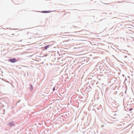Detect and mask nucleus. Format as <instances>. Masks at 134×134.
Here are the masks:
<instances>
[{
	"instance_id": "1",
	"label": "nucleus",
	"mask_w": 134,
	"mask_h": 134,
	"mask_svg": "<svg viewBox=\"0 0 134 134\" xmlns=\"http://www.w3.org/2000/svg\"><path fill=\"white\" fill-rule=\"evenodd\" d=\"M9 61L12 63H14L16 62L17 61L15 58L13 59H9Z\"/></svg>"
},
{
	"instance_id": "5",
	"label": "nucleus",
	"mask_w": 134,
	"mask_h": 134,
	"mask_svg": "<svg viewBox=\"0 0 134 134\" xmlns=\"http://www.w3.org/2000/svg\"><path fill=\"white\" fill-rule=\"evenodd\" d=\"M132 110V109H130L129 110Z\"/></svg>"
},
{
	"instance_id": "2",
	"label": "nucleus",
	"mask_w": 134,
	"mask_h": 134,
	"mask_svg": "<svg viewBox=\"0 0 134 134\" xmlns=\"http://www.w3.org/2000/svg\"><path fill=\"white\" fill-rule=\"evenodd\" d=\"M49 46V45H48L47 46H45L44 47V49H47L48 47Z\"/></svg>"
},
{
	"instance_id": "3",
	"label": "nucleus",
	"mask_w": 134,
	"mask_h": 134,
	"mask_svg": "<svg viewBox=\"0 0 134 134\" xmlns=\"http://www.w3.org/2000/svg\"><path fill=\"white\" fill-rule=\"evenodd\" d=\"M42 12H43V13H49V12L48 11H42Z\"/></svg>"
},
{
	"instance_id": "4",
	"label": "nucleus",
	"mask_w": 134,
	"mask_h": 134,
	"mask_svg": "<svg viewBox=\"0 0 134 134\" xmlns=\"http://www.w3.org/2000/svg\"><path fill=\"white\" fill-rule=\"evenodd\" d=\"M53 91H54L55 90V88L54 87L53 89Z\"/></svg>"
}]
</instances>
